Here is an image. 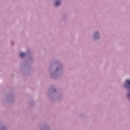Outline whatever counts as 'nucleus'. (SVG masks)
Segmentation results:
<instances>
[{"instance_id": "1", "label": "nucleus", "mask_w": 130, "mask_h": 130, "mask_svg": "<svg viewBox=\"0 0 130 130\" xmlns=\"http://www.w3.org/2000/svg\"><path fill=\"white\" fill-rule=\"evenodd\" d=\"M124 86L127 88L128 90H130V80H126L124 84Z\"/></svg>"}, {"instance_id": "2", "label": "nucleus", "mask_w": 130, "mask_h": 130, "mask_svg": "<svg viewBox=\"0 0 130 130\" xmlns=\"http://www.w3.org/2000/svg\"><path fill=\"white\" fill-rule=\"evenodd\" d=\"M60 5V1H57L55 3V6H59Z\"/></svg>"}, {"instance_id": "3", "label": "nucleus", "mask_w": 130, "mask_h": 130, "mask_svg": "<svg viewBox=\"0 0 130 130\" xmlns=\"http://www.w3.org/2000/svg\"><path fill=\"white\" fill-rule=\"evenodd\" d=\"M25 54L24 53H20V57H24L25 56Z\"/></svg>"}, {"instance_id": "4", "label": "nucleus", "mask_w": 130, "mask_h": 130, "mask_svg": "<svg viewBox=\"0 0 130 130\" xmlns=\"http://www.w3.org/2000/svg\"><path fill=\"white\" fill-rule=\"evenodd\" d=\"M96 35H97V34L95 33V34H94V37H95V36H96Z\"/></svg>"}]
</instances>
